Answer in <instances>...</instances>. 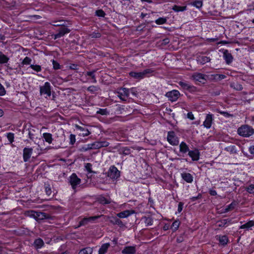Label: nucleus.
<instances>
[{"mask_svg":"<svg viewBox=\"0 0 254 254\" xmlns=\"http://www.w3.org/2000/svg\"><path fill=\"white\" fill-rule=\"evenodd\" d=\"M187 9V6H179L177 5H175L173 6L172 9L177 12H182L186 10Z\"/></svg>","mask_w":254,"mask_h":254,"instance_id":"32","label":"nucleus"},{"mask_svg":"<svg viewBox=\"0 0 254 254\" xmlns=\"http://www.w3.org/2000/svg\"><path fill=\"white\" fill-rule=\"evenodd\" d=\"M70 139V144L71 145H73L76 141L75 135L72 134H71L69 136Z\"/></svg>","mask_w":254,"mask_h":254,"instance_id":"59","label":"nucleus"},{"mask_svg":"<svg viewBox=\"0 0 254 254\" xmlns=\"http://www.w3.org/2000/svg\"><path fill=\"white\" fill-rule=\"evenodd\" d=\"M96 15L98 17H104L106 13L102 9H99L95 12Z\"/></svg>","mask_w":254,"mask_h":254,"instance_id":"49","label":"nucleus"},{"mask_svg":"<svg viewBox=\"0 0 254 254\" xmlns=\"http://www.w3.org/2000/svg\"><path fill=\"white\" fill-rule=\"evenodd\" d=\"M87 90L92 94H95L100 90V88L98 86L92 85L88 87Z\"/></svg>","mask_w":254,"mask_h":254,"instance_id":"33","label":"nucleus"},{"mask_svg":"<svg viewBox=\"0 0 254 254\" xmlns=\"http://www.w3.org/2000/svg\"><path fill=\"white\" fill-rule=\"evenodd\" d=\"M6 137L10 143H12L14 141V133L9 132L7 133Z\"/></svg>","mask_w":254,"mask_h":254,"instance_id":"55","label":"nucleus"},{"mask_svg":"<svg viewBox=\"0 0 254 254\" xmlns=\"http://www.w3.org/2000/svg\"><path fill=\"white\" fill-rule=\"evenodd\" d=\"M180 95L179 91L176 90H173L171 91L167 92L165 96L169 99V100L171 102H175L177 100Z\"/></svg>","mask_w":254,"mask_h":254,"instance_id":"6","label":"nucleus"},{"mask_svg":"<svg viewBox=\"0 0 254 254\" xmlns=\"http://www.w3.org/2000/svg\"><path fill=\"white\" fill-rule=\"evenodd\" d=\"M110 246V244L108 243L103 244L98 251V254H105Z\"/></svg>","mask_w":254,"mask_h":254,"instance_id":"27","label":"nucleus"},{"mask_svg":"<svg viewBox=\"0 0 254 254\" xmlns=\"http://www.w3.org/2000/svg\"><path fill=\"white\" fill-rule=\"evenodd\" d=\"M188 155L193 161H197L199 159L200 152L197 149L190 150Z\"/></svg>","mask_w":254,"mask_h":254,"instance_id":"13","label":"nucleus"},{"mask_svg":"<svg viewBox=\"0 0 254 254\" xmlns=\"http://www.w3.org/2000/svg\"><path fill=\"white\" fill-rule=\"evenodd\" d=\"M58 31V33L54 35V39H57L62 37L65 34L69 33L70 30L66 27H62Z\"/></svg>","mask_w":254,"mask_h":254,"instance_id":"11","label":"nucleus"},{"mask_svg":"<svg viewBox=\"0 0 254 254\" xmlns=\"http://www.w3.org/2000/svg\"><path fill=\"white\" fill-rule=\"evenodd\" d=\"M5 93L6 91L4 86L0 83V96H3Z\"/></svg>","mask_w":254,"mask_h":254,"instance_id":"60","label":"nucleus"},{"mask_svg":"<svg viewBox=\"0 0 254 254\" xmlns=\"http://www.w3.org/2000/svg\"><path fill=\"white\" fill-rule=\"evenodd\" d=\"M42 136L44 138V140L49 144H51L52 143L53 138L51 133L47 132L44 133Z\"/></svg>","mask_w":254,"mask_h":254,"instance_id":"29","label":"nucleus"},{"mask_svg":"<svg viewBox=\"0 0 254 254\" xmlns=\"http://www.w3.org/2000/svg\"><path fill=\"white\" fill-rule=\"evenodd\" d=\"M100 216H91L89 217H84L79 222V226H84L89 222H93L97 219L99 218Z\"/></svg>","mask_w":254,"mask_h":254,"instance_id":"12","label":"nucleus"},{"mask_svg":"<svg viewBox=\"0 0 254 254\" xmlns=\"http://www.w3.org/2000/svg\"><path fill=\"white\" fill-rule=\"evenodd\" d=\"M32 60L31 58L28 57H26L22 61L21 64L22 65H28L31 64Z\"/></svg>","mask_w":254,"mask_h":254,"instance_id":"47","label":"nucleus"},{"mask_svg":"<svg viewBox=\"0 0 254 254\" xmlns=\"http://www.w3.org/2000/svg\"><path fill=\"white\" fill-rule=\"evenodd\" d=\"M95 149H99L102 147H107L109 143L106 141H95L94 142Z\"/></svg>","mask_w":254,"mask_h":254,"instance_id":"23","label":"nucleus"},{"mask_svg":"<svg viewBox=\"0 0 254 254\" xmlns=\"http://www.w3.org/2000/svg\"><path fill=\"white\" fill-rule=\"evenodd\" d=\"M107 176L112 180H116L120 177V171L115 166H111L107 172Z\"/></svg>","mask_w":254,"mask_h":254,"instance_id":"3","label":"nucleus"},{"mask_svg":"<svg viewBox=\"0 0 254 254\" xmlns=\"http://www.w3.org/2000/svg\"><path fill=\"white\" fill-rule=\"evenodd\" d=\"M181 177L182 179L188 183H191L193 182V177L190 173H181Z\"/></svg>","mask_w":254,"mask_h":254,"instance_id":"18","label":"nucleus"},{"mask_svg":"<svg viewBox=\"0 0 254 254\" xmlns=\"http://www.w3.org/2000/svg\"><path fill=\"white\" fill-rule=\"evenodd\" d=\"M38 211H35L34 210H31L29 211H28V215L30 216L31 217H33L36 220H37V215Z\"/></svg>","mask_w":254,"mask_h":254,"instance_id":"53","label":"nucleus"},{"mask_svg":"<svg viewBox=\"0 0 254 254\" xmlns=\"http://www.w3.org/2000/svg\"><path fill=\"white\" fill-rule=\"evenodd\" d=\"M129 90L126 88H121L118 92V96L123 101H126L129 96Z\"/></svg>","mask_w":254,"mask_h":254,"instance_id":"8","label":"nucleus"},{"mask_svg":"<svg viewBox=\"0 0 254 254\" xmlns=\"http://www.w3.org/2000/svg\"><path fill=\"white\" fill-rule=\"evenodd\" d=\"M74 127L76 129L81 131V133H79V135L80 136L85 137L88 136L91 134V132L86 127H81L76 124L74 125Z\"/></svg>","mask_w":254,"mask_h":254,"instance_id":"10","label":"nucleus"},{"mask_svg":"<svg viewBox=\"0 0 254 254\" xmlns=\"http://www.w3.org/2000/svg\"><path fill=\"white\" fill-rule=\"evenodd\" d=\"M237 132L239 135L244 137H248L254 133V129L249 125H244L238 128Z\"/></svg>","mask_w":254,"mask_h":254,"instance_id":"1","label":"nucleus"},{"mask_svg":"<svg viewBox=\"0 0 254 254\" xmlns=\"http://www.w3.org/2000/svg\"><path fill=\"white\" fill-rule=\"evenodd\" d=\"M45 190L46 192V193L48 196H50L52 193V190L51 188L49 185H45Z\"/></svg>","mask_w":254,"mask_h":254,"instance_id":"51","label":"nucleus"},{"mask_svg":"<svg viewBox=\"0 0 254 254\" xmlns=\"http://www.w3.org/2000/svg\"><path fill=\"white\" fill-rule=\"evenodd\" d=\"M144 222L146 226H151L153 224V219L150 217H144Z\"/></svg>","mask_w":254,"mask_h":254,"instance_id":"45","label":"nucleus"},{"mask_svg":"<svg viewBox=\"0 0 254 254\" xmlns=\"http://www.w3.org/2000/svg\"><path fill=\"white\" fill-rule=\"evenodd\" d=\"M213 120V115L212 114H207L206 116L205 120L203 122V126L206 128H210L212 121Z\"/></svg>","mask_w":254,"mask_h":254,"instance_id":"15","label":"nucleus"},{"mask_svg":"<svg viewBox=\"0 0 254 254\" xmlns=\"http://www.w3.org/2000/svg\"><path fill=\"white\" fill-rule=\"evenodd\" d=\"M154 71V70L153 68H147L142 72L131 71L129 73V75L135 79L139 80L147 76L148 74L152 73Z\"/></svg>","mask_w":254,"mask_h":254,"instance_id":"2","label":"nucleus"},{"mask_svg":"<svg viewBox=\"0 0 254 254\" xmlns=\"http://www.w3.org/2000/svg\"><path fill=\"white\" fill-rule=\"evenodd\" d=\"M196 60L197 63L201 64H204L210 62L211 61V59L209 57L200 55L197 56Z\"/></svg>","mask_w":254,"mask_h":254,"instance_id":"16","label":"nucleus"},{"mask_svg":"<svg viewBox=\"0 0 254 254\" xmlns=\"http://www.w3.org/2000/svg\"><path fill=\"white\" fill-rule=\"evenodd\" d=\"M97 114H100L101 115H107L109 114L107 109H99L96 112Z\"/></svg>","mask_w":254,"mask_h":254,"instance_id":"48","label":"nucleus"},{"mask_svg":"<svg viewBox=\"0 0 254 254\" xmlns=\"http://www.w3.org/2000/svg\"><path fill=\"white\" fill-rule=\"evenodd\" d=\"M227 219L223 220L219 222L218 226L219 227H224L227 224Z\"/></svg>","mask_w":254,"mask_h":254,"instance_id":"64","label":"nucleus"},{"mask_svg":"<svg viewBox=\"0 0 254 254\" xmlns=\"http://www.w3.org/2000/svg\"><path fill=\"white\" fill-rule=\"evenodd\" d=\"M27 130L28 131V135L29 138L31 140H33L35 136V132L36 131L35 128L33 127H30L27 129Z\"/></svg>","mask_w":254,"mask_h":254,"instance_id":"34","label":"nucleus"},{"mask_svg":"<svg viewBox=\"0 0 254 254\" xmlns=\"http://www.w3.org/2000/svg\"><path fill=\"white\" fill-rule=\"evenodd\" d=\"M231 86L238 91L242 90L243 88V86L238 83H233L231 84Z\"/></svg>","mask_w":254,"mask_h":254,"instance_id":"46","label":"nucleus"},{"mask_svg":"<svg viewBox=\"0 0 254 254\" xmlns=\"http://www.w3.org/2000/svg\"><path fill=\"white\" fill-rule=\"evenodd\" d=\"M136 252V246L125 247L122 251L123 254H135Z\"/></svg>","mask_w":254,"mask_h":254,"instance_id":"14","label":"nucleus"},{"mask_svg":"<svg viewBox=\"0 0 254 254\" xmlns=\"http://www.w3.org/2000/svg\"><path fill=\"white\" fill-rule=\"evenodd\" d=\"M223 58L227 64H230L233 60L232 54L227 50L223 52Z\"/></svg>","mask_w":254,"mask_h":254,"instance_id":"17","label":"nucleus"},{"mask_svg":"<svg viewBox=\"0 0 254 254\" xmlns=\"http://www.w3.org/2000/svg\"><path fill=\"white\" fill-rule=\"evenodd\" d=\"M110 222L114 225H118L120 227H122L124 225L122 221L117 217H111L110 218Z\"/></svg>","mask_w":254,"mask_h":254,"instance_id":"24","label":"nucleus"},{"mask_svg":"<svg viewBox=\"0 0 254 254\" xmlns=\"http://www.w3.org/2000/svg\"><path fill=\"white\" fill-rule=\"evenodd\" d=\"M69 68L73 70H77L78 69V65L76 64H71L69 65Z\"/></svg>","mask_w":254,"mask_h":254,"instance_id":"61","label":"nucleus"},{"mask_svg":"<svg viewBox=\"0 0 254 254\" xmlns=\"http://www.w3.org/2000/svg\"><path fill=\"white\" fill-rule=\"evenodd\" d=\"M69 182L73 189H75L76 186L81 183V179L79 178L75 173H72L69 177Z\"/></svg>","mask_w":254,"mask_h":254,"instance_id":"7","label":"nucleus"},{"mask_svg":"<svg viewBox=\"0 0 254 254\" xmlns=\"http://www.w3.org/2000/svg\"><path fill=\"white\" fill-rule=\"evenodd\" d=\"M246 190L250 193L254 194V185L251 184L249 185L247 188Z\"/></svg>","mask_w":254,"mask_h":254,"instance_id":"54","label":"nucleus"},{"mask_svg":"<svg viewBox=\"0 0 254 254\" xmlns=\"http://www.w3.org/2000/svg\"><path fill=\"white\" fill-rule=\"evenodd\" d=\"M119 151L120 154L128 155L130 153V149L128 147H123L120 149Z\"/></svg>","mask_w":254,"mask_h":254,"instance_id":"36","label":"nucleus"},{"mask_svg":"<svg viewBox=\"0 0 254 254\" xmlns=\"http://www.w3.org/2000/svg\"><path fill=\"white\" fill-rule=\"evenodd\" d=\"M225 150L231 153H236L237 150L236 147L235 145H230L226 147Z\"/></svg>","mask_w":254,"mask_h":254,"instance_id":"41","label":"nucleus"},{"mask_svg":"<svg viewBox=\"0 0 254 254\" xmlns=\"http://www.w3.org/2000/svg\"><path fill=\"white\" fill-rule=\"evenodd\" d=\"M91 149H95L94 142L82 146L79 150L80 152H86Z\"/></svg>","mask_w":254,"mask_h":254,"instance_id":"21","label":"nucleus"},{"mask_svg":"<svg viewBox=\"0 0 254 254\" xmlns=\"http://www.w3.org/2000/svg\"><path fill=\"white\" fill-rule=\"evenodd\" d=\"M254 226V219L249 221V222H247L246 223L244 224V225H242L240 226V229H245V228H250Z\"/></svg>","mask_w":254,"mask_h":254,"instance_id":"37","label":"nucleus"},{"mask_svg":"<svg viewBox=\"0 0 254 254\" xmlns=\"http://www.w3.org/2000/svg\"><path fill=\"white\" fill-rule=\"evenodd\" d=\"M97 200L100 204L103 205L110 204L111 202L110 198H107L103 195L99 196Z\"/></svg>","mask_w":254,"mask_h":254,"instance_id":"22","label":"nucleus"},{"mask_svg":"<svg viewBox=\"0 0 254 254\" xmlns=\"http://www.w3.org/2000/svg\"><path fill=\"white\" fill-rule=\"evenodd\" d=\"M167 21V17H159L155 21V22L158 25H162L166 23Z\"/></svg>","mask_w":254,"mask_h":254,"instance_id":"39","label":"nucleus"},{"mask_svg":"<svg viewBox=\"0 0 254 254\" xmlns=\"http://www.w3.org/2000/svg\"><path fill=\"white\" fill-rule=\"evenodd\" d=\"M133 213V211L128 210L121 212L117 214V216L121 218H127Z\"/></svg>","mask_w":254,"mask_h":254,"instance_id":"25","label":"nucleus"},{"mask_svg":"<svg viewBox=\"0 0 254 254\" xmlns=\"http://www.w3.org/2000/svg\"><path fill=\"white\" fill-rule=\"evenodd\" d=\"M29 67L37 72H39L42 71V67L40 65L30 64Z\"/></svg>","mask_w":254,"mask_h":254,"instance_id":"43","label":"nucleus"},{"mask_svg":"<svg viewBox=\"0 0 254 254\" xmlns=\"http://www.w3.org/2000/svg\"><path fill=\"white\" fill-rule=\"evenodd\" d=\"M191 77L193 80L199 82L205 80V75L201 73L195 72L192 74Z\"/></svg>","mask_w":254,"mask_h":254,"instance_id":"19","label":"nucleus"},{"mask_svg":"<svg viewBox=\"0 0 254 254\" xmlns=\"http://www.w3.org/2000/svg\"><path fill=\"white\" fill-rule=\"evenodd\" d=\"M226 77V75L224 74H216L215 75V78L218 80H222L225 79Z\"/></svg>","mask_w":254,"mask_h":254,"instance_id":"62","label":"nucleus"},{"mask_svg":"<svg viewBox=\"0 0 254 254\" xmlns=\"http://www.w3.org/2000/svg\"><path fill=\"white\" fill-rule=\"evenodd\" d=\"M44 243L41 238L36 239L34 242V246L36 249H41L44 246Z\"/></svg>","mask_w":254,"mask_h":254,"instance_id":"28","label":"nucleus"},{"mask_svg":"<svg viewBox=\"0 0 254 254\" xmlns=\"http://www.w3.org/2000/svg\"><path fill=\"white\" fill-rule=\"evenodd\" d=\"M167 141L172 145H178L179 143V139L176 136L175 133L173 131H170L168 132L167 134Z\"/></svg>","mask_w":254,"mask_h":254,"instance_id":"5","label":"nucleus"},{"mask_svg":"<svg viewBox=\"0 0 254 254\" xmlns=\"http://www.w3.org/2000/svg\"><path fill=\"white\" fill-rule=\"evenodd\" d=\"M92 164L89 163H87L85 164V168L89 173H91L93 172L92 171Z\"/></svg>","mask_w":254,"mask_h":254,"instance_id":"56","label":"nucleus"},{"mask_svg":"<svg viewBox=\"0 0 254 254\" xmlns=\"http://www.w3.org/2000/svg\"><path fill=\"white\" fill-rule=\"evenodd\" d=\"M9 60V58L4 54H3L2 52H0V64H5L7 63L8 61Z\"/></svg>","mask_w":254,"mask_h":254,"instance_id":"31","label":"nucleus"},{"mask_svg":"<svg viewBox=\"0 0 254 254\" xmlns=\"http://www.w3.org/2000/svg\"><path fill=\"white\" fill-rule=\"evenodd\" d=\"M217 112H218V113H220L221 115H222L223 116H224V117H225L226 118H229V117H230L232 116V115L229 114L227 112L221 111L218 110H217Z\"/></svg>","mask_w":254,"mask_h":254,"instance_id":"58","label":"nucleus"},{"mask_svg":"<svg viewBox=\"0 0 254 254\" xmlns=\"http://www.w3.org/2000/svg\"><path fill=\"white\" fill-rule=\"evenodd\" d=\"M219 243L222 245H225L227 244L228 239L225 235L220 236L219 239Z\"/></svg>","mask_w":254,"mask_h":254,"instance_id":"40","label":"nucleus"},{"mask_svg":"<svg viewBox=\"0 0 254 254\" xmlns=\"http://www.w3.org/2000/svg\"><path fill=\"white\" fill-rule=\"evenodd\" d=\"M93 253V249L90 247H86L81 249L78 254H92Z\"/></svg>","mask_w":254,"mask_h":254,"instance_id":"35","label":"nucleus"},{"mask_svg":"<svg viewBox=\"0 0 254 254\" xmlns=\"http://www.w3.org/2000/svg\"><path fill=\"white\" fill-rule=\"evenodd\" d=\"M37 215V221L43 220L49 218V215L44 212H38Z\"/></svg>","mask_w":254,"mask_h":254,"instance_id":"26","label":"nucleus"},{"mask_svg":"<svg viewBox=\"0 0 254 254\" xmlns=\"http://www.w3.org/2000/svg\"><path fill=\"white\" fill-rule=\"evenodd\" d=\"M179 84L185 89H190L192 87V86L185 82L180 81L179 82Z\"/></svg>","mask_w":254,"mask_h":254,"instance_id":"44","label":"nucleus"},{"mask_svg":"<svg viewBox=\"0 0 254 254\" xmlns=\"http://www.w3.org/2000/svg\"><path fill=\"white\" fill-rule=\"evenodd\" d=\"M52 64H53V68L54 69H61V66L60 65V64H59V63L58 62H57L56 61L54 60H53L52 61Z\"/></svg>","mask_w":254,"mask_h":254,"instance_id":"50","label":"nucleus"},{"mask_svg":"<svg viewBox=\"0 0 254 254\" xmlns=\"http://www.w3.org/2000/svg\"><path fill=\"white\" fill-rule=\"evenodd\" d=\"M180 148V152L183 154H186L187 152H188L190 151L189 149V147L187 143L184 141H182L179 145Z\"/></svg>","mask_w":254,"mask_h":254,"instance_id":"20","label":"nucleus"},{"mask_svg":"<svg viewBox=\"0 0 254 254\" xmlns=\"http://www.w3.org/2000/svg\"><path fill=\"white\" fill-rule=\"evenodd\" d=\"M190 4L197 8H200L202 6L203 1L201 0H195L191 2Z\"/></svg>","mask_w":254,"mask_h":254,"instance_id":"38","label":"nucleus"},{"mask_svg":"<svg viewBox=\"0 0 254 254\" xmlns=\"http://www.w3.org/2000/svg\"><path fill=\"white\" fill-rule=\"evenodd\" d=\"M62 22V21H53L51 24L56 27L63 26L64 25V24Z\"/></svg>","mask_w":254,"mask_h":254,"instance_id":"52","label":"nucleus"},{"mask_svg":"<svg viewBox=\"0 0 254 254\" xmlns=\"http://www.w3.org/2000/svg\"><path fill=\"white\" fill-rule=\"evenodd\" d=\"M101 35L100 33H96V32H93L91 35V36L92 38H100L101 37Z\"/></svg>","mask_w":254,"mask_h":254,"instance_id":"63","label":"nucleus"},{"mask_svg":"<svg viewBox=\"0 0 254 254\" xmlns=\"http://www.w3.org/2000/svg\"><path fill=\"white\" fill-rule=\"evenodd\" d=\"M33 153V148L31 147H25L23 150V159L25 162H28Z\"/></svg>","mask_w":254,"mask_h":254,"instance_id":"9","label":"nucleus"},{"mask_svg":"<svg viewBox=\"0 0 254 254\" xmlns=\"http://www.w3.org/2000/svg\"><path fill=\"white\" fill-rule=\"evenodd\" d=\"M180 225V222L179 220H175L171 225V228L173 231H176L178 230Z\"/></svg>","mask_w":254,"mask_h":254,"instance_id":"42","label":"nucleus"},{"mask_svg":"<svg viewBox=\"0 0 254 254\" xmlns=\"http://www.w3.org/2000/svg\"><path fill=\"white\" fill-rule=\"evenodd\" d=\"M40 94L50 97L51 95L52 86L49 82H46L42 86H40Z\"/></svg>","mask_w":254,"mask_h":254,"instance_id":"4","label":"nucleus"},{"mask_svg":"<svg viewBox=\"0 0 254 254\" xmlns=\"http://www.w3.org/2000/svg\"><path fill=\"white\" fill-rule=\"evenodd\" d=\"M96 70H93L92 71H87L85 74L86 76H90L91 77V79H92L91 82L92 83H95L97 82V80L96 79L95 74V72H96Z\"/></svg>","mask_w":254,"mask_h":254,"instance_id":"30","label":"nucleus"},{"mask_svg":"<svg viewBox=\"0 0 254 254\" xmlns=\"http://www.w3.org/2000/svg\"><path fill=\"white\" fill-rule=\"evenodd\" d=\"M235 204L233 203H231L228 205L226 206L225 208V212H227L231 210H232L234 208Z\"/></svg>","mask_w":254,"mask_h":254,"instance_id":"57","label":"nucleus"}]
</instances>
